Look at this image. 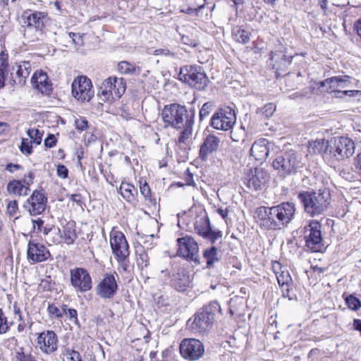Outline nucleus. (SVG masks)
Wrapping results in <instances>:
<instances>
[{"label":"nucleus","mask_w":361,"mask_h":361,"mask_svg":"<svg viewBox=\"0 0 361 361\" xmlns=\"http://www.w3.org/2000/svg\"><path fill=\"white\" fill-rule=\"evenodd\" d=\"M73 96L82 102H89L94 96L92 84L87 76H78L72 82Z\"/></svg>","instance_id":"f8f14e48"},{"label":"nucleus","mask_w":361,"mask_h":361,"mask_svg":"<svg viewBox=\"0 0 361 361\" xmlns=\"http://www.w3.org/2000/svg\"><path fill=\"white\" fill-rule=\"evenodd\" d=\"M276 56L277 54L276 53L271 52L270 54V59L272 61L276 60ZM292 59L293 56L282 55L280 58V61H276L273 64V68L275 69L277 76L281 75L287 71L288 66L292 63Z\"/></svg>","instance_id":"cd10ccee"},{"label":"nucleus","mask_w":361,"mask_h":361,"mask_svg":"<svg viewBox=\"0 0 361 361\" xmlns=\"http://www.w3.org/2000/svg\"><path fill=\"white\" fill-rule=\"evenodd\" d=\"M47 311L52 317L56 318H61L63 317L62 312L54 304H49L47 307Z\"/></svg>","instance_id":"603ef678"},{"label":"nucleus","mask_w":361,"mask_h":361,"mask_svg":"<svg viewBox=\"0 0 361 361\" xmlns=\"http://www.w3.org/2000/svg\"><path fill=\"white\" fill-rule=\"evenodd\" d=\"M118 71L122 74H133L136 73L137 67L130 62L123 61L118 63Z\"/></svg>","instance_id":"4c0bfd02"},{"label":"nucleus","mask_w":361,"mask_h":361,"mask_svg":"<svg viewBox=\"0 0 361 361\" xmlns=\"http://www.w3.org/2000/svg\"><path fill=\"white\" fill-rule=\"evenodd\" d=\"M56 141L54 135L49 134L48 137L44 140V146L48 148H51L56 145Z\"/></svg>","instance_id":"6e6d98bb"},{"label":"nucleus","mask_w":361,"mask_h":361,"mask_svg":"<svg viewBox=\"0 0 361 361\" xmlns=\"http://www.w3.org/2000/svg\"><path fill=\"white\" fill-rule=\"evenodd\" d=\"M31 83L42 93L49 94L51 90V84L49 80L47 75L42 72H36L31 78Z\"/></svg>","instance_id":"a878e982"},{"label":"nucleus","mask_w":361,"mask_h":361,"mask_svg":"<svg viewBox=\"0 0 361 361\" xmlns=\"http://www.w3.org/2000/svg\"><path fill=\"white\" fill-rule=\"evenodd\" d=\"M295 211L294 203L285 202L273 207H258L255 218L261 228L276 231L288 226L295 218Z\"/></svg>","instance_id":"f257e3e1"},{"label":"nucleus","mask_w":361,"mask_h":361,"mask_svg":"<svg viewBox=\"0 0 361 361\" xmlns=\"http://www.w3.org/2000/svg\"><path fill=\"white\" fill-rule=\"evenodd\" d=\"M27 257L34 264L46 261L51 257V254L44 245L35 240H29Z\"/></svg>","instance_id":"6ab92c4d"},{"label":"nucleus","mask_w":361,"mask_h":361,"mask_svg":"<svg viewBox=\"0 0 361 361\" xmlns=\"http://www.w3.org/2000/svg\"><path fill=\"white\" fill-rule=\"evenodd\" d=\"M22 168L20 164L9 163L6 166V170L10 173H13L16 170H19Z\"/></svg>","instance_id":"e2e57ef3"},{"label":"nucleus","mask_w":361,"mask_h":361,"mask_svg":"<svg viewBox=\"0 0 361 361\" xmlns=\"http://www.w3.org/2000/svg\"><path fill=\"white\" fill-rule=\"evenodd\" d=\"M235 111L230 107L219 109L211 118V126L216 130L227 131L235 123Z\"/></svg>","instance_id":"1a4fd4ad"},{"label":"nucleus","mask_w":361,"mask_h":361,"mask_svg":"<svg viewBox=\"0 0 361 361\" xmlns=\"http://www.w3.org/2000/svg\"><path fill=\"white\" fill-rule=\"evenodd\" d=\"M276 111V106L272 103H269L262 109V114L267 118L273 115Z\"/></svg>","instance_id":"3c124183"},{"label":"nucleus","mask_w":361,"mask_h":361,"mask_svg":"<svg viewBox=\"0 0 361 361\" xmlns=\"http://www.w3.org/2000/svg\"><path fill=\"white\" fill-rule=\"evenodd\" d=\"M276 275L278 283L280 286L283 287L284 286H286L287 287H288L292 284V278L288 271H281L280 273H276Z\"/></svg>","instance_id":"58836bf2"},{"label":"nucleus","mask_w":361,"mask_h":361,"mask_svg":"<svg viewBox=\"0 0 361 361\" xmlns=\"http://www.w3.org/2000/svg\"><path fill=\"white\" fill-rule=\"evenodd\" d=\"M220 312L221 307L216 301L209 302L195 314L190 324L191 330L196 333L208 331L212 328L216 314Z\"/></svg>","instance_id":"20e7f679"},{"label":"nucleus","mask_w":361,"mask_h":361,"mask_svg":"<svg viewBox=\"0 0 361 361\" xmlns=\"http://www.w3.org/2000/svg\"><path fill=\"white\" fill-rule=\"evenodd\" d=\"M212 104L211 102L204 103L200 111V120L202 121L207 117L212 111Z\"/></svg>","instance_id":"09e8293b"},{"label":"nucleus","mask_w":361,"mask_h":361,"mask_svg":"<svg viewBox=\"0 0 361 361\" xmlns=\"http://www.w3.org/2000/svg\"><path fill=\"white\" fill-rule=\"evenodd\" d=\"M13 322L8 323L4 311L0 309V334H6L10 329Z\"/></svg>","instance_id":"c03bdc74"},{"label":"nucleus","mask_w":361,"mask_h":361,"mask_svg":"<svg viewBox=\"0 0 361 361\" xmlns=\"http://www.w3.org/2000/svg\"><path fill=\"white\" fill-rule=\"evenodd\" d=\"M8 66V56L3 51L0 54V69L5 71Z\"/></svg>","instance_id":"13d9d810"},{"label":"nucleus","mask_w":361,"mask_h":361,"mask_svg":"<svg viewBox=\"0 0 361 361\" xmlns=\"http://www.w3.org/2000/svg\"><path fill=\"white\" fill-rule=\"evenodd\" d=\"M304 235L306 246L313 252L321 250L322 238L321 234V225L319 221H310L309 224L304 228Z\"/></svg>","instance_id":"4468645a"},{"label":"nucleus","mask_w":361,"mask_h":361,"mask_svg":"<svg viewBox=\"0 0 361 361\" xmlns=\"http://www.w3.org/2000/svg\"><path fill=\"white\" fill-rule=\"evenodd\" d=\"M182 357L190 361H195L204 354V346L198 339L184 338L179 346Z\"/></svg>","instance_id":"9b49d317"},{"label":"nucleus","mask_w":361,"mask_h":361,"mask_svg":"<svg viewBox=\"0 0 361 361\" xmlns=\"http://www.w3.org/2000/svg\"><path fill=\"white\" fill-rule=\"evenodd\" d=\"M68 37L71 39V43L75 45L76 49L83 45V35L80 33L68 32Z\"/></svg>","instance_id":"79ce46f5"},{"label":"nucleus","mask_w":361,"mask_h":361,"mask_svg":"<svg viewBox=\"0 0 361 361\" xmlns=\"http://www.w3.org/2000/svg\"><path fill=\"white\" fill-rule=\"evenodd\" d=\"M140 192L145 197L149 196L150 189L146 183L140 186Z\"/></svg>","instance_id":"69168bd1"},{"label":"nucleus","mask_w":361,"mask_h":361,"mask_svg":"<svg viewBox=\"0 0 361 361\" xmlns=\"http://www.w3.org/2000/svg\"><path fill=\"white\" fill-rule=\"evenodd\" d=\"M70 281L76 293H86L92 288V279L85 268L75 267L70 270Z\"/></svg>","instance_id":"6e6552de"},{"label":"nucleus","mask_w":361,"mask_h":361,"mask_svg":"<svg viewBox=\"0 0 361 361\" xmlns=\"http://www.w3.org/2000/svg\"><path fill=\"white\" fill-rule=\"evenodd\" d=\"M7 209L11 215L16 214L18 209V203L16 200L10 201L7 206Z\"/></svg>","instance_id":"bf43d9fd"},{"label":"nucleus","mask_w":361,"mask_h":361,"mask_svg":"<svg viewBox=\"0 0 361 361\" xmlns=\"http://www.w3.org/2000/svg\"><path fill=\"white\" fill-rule=\"evenodd\" d=\"M353 329L355 331H359L360 333V334H361V319H355L353 320Z\"/></svg>","instance_id":"774afa93"},{"label":"nucleus","mask_w":361,"mask_h":361,"mask_svg":"<svg viewBox=\"0 0 361 361\" xmlns=\"http://www.w3.org/2000/svg\"><path fill=\"white\" fill-rule=\"evenodd\" d=\"M23 17L25 18L24 23L27 27H33L39 31H42L49 21V18L46 13L37 11H25L23 12Z\"/></svg>","instance_id":"aec40b11"},{"label":"nucleus","mask_w":361,"mask_h":361,"mask_svg":"<svg viewBox=\"0 0 361 361\" xmlns=\"http://www.w3.org/2000/svg\"><path fill=\"white\" fill-rule=\"evenodd\" d=\"M177 242L178 245V255L186 259L194 262L196 264H199V247L197 242L192 237L188 235L178 238Z\"/></svg>","instance_id":"ddd939ff"},{"label":"nucleus","mask_w":361,"mask_h":361,"mask_svg":"<svg viewBox=\"0 0 361 361\" xmlns=\"http://www.w3.org/2000/svg\"><path fill=\"white\" fill-rule=\"evenodd\" d=\"M37 343L43 353L51 355L57 350L58 336L53 331H44L39 334L37 338Z\"/></svg>","instance_id":"a211bd4d"},{"label":"nucleus","mask_w":361,"mask_h":361,"mask_svg":"<svg viewBox=\"0 0 361 361\" xmlns=\"http://www.w3.org/2000/svg\"><path fill=\"white\" fill-rule=\"evenodd\" d=\"M15 357L17 361H36L31 355L25 354L22 348L16 353Z\"/></svg>","instance_id":"8fccbe9b"},{"label":"nucleus","mask_w":361,"mask_h":361,"mask_svg":"<svg viewBox=\"0 0 361 361\" xmlns=\"http://www.w3.org/2000/svg\"><path fill=\"white\" fill-rule=\"evenodd\" d=\"M64 313L68 317V318L73 320L75 323H78V313L75 309H65L63 308Z\"/></svg>","instance_id":"5fc2aeb1"},{"label":"nucleus","mask_w":361,"mask_h":361,"mask_svg":"<svg viewBox=\"0 0 361 361\" xmlns=\"http://www.w3.org/2000/svg\"><path fill=\"white\" fill-rule=\"evenodd\" d=\"M119 192L124 199L130 202L137 194V190L132 184L123 182L119 188Z\"/></svg>","instance_id":"72a5a7b5"},{"label":"nucleus","mask_w":361,"mask_h":361,"mask_svg":"<svg viewBox=\"0 0 361 361\" xmlns=\"http://www.w3.org/2000/svg\"><path fill=\"white\" fill-rule=\"evenodd\" d=\"M220 139L214 135H207L200 146L199 157L202 161H206L209 154L218 150Z\"/></svg>","instance_id":"4be33fe9"},{"label":"nucleus","mask_w":361,"mask_h":361,"mask_svg":"<svg viewBox=\"0 0 361 361\" xmlns=\"http://www.w3.org/2000/svg\"><path fill=\"white\" fill-rule=\"evenodd\" d=\"M32 143L28 139L23 138L20 146V152L25 155L30 154L32 152Z\"/></svg>","instance_id":"49530a36"},{"label":"nucleus","mask_w":361,"mask_h":361,"mask_svg":"<svg viewBox=\"0 0 361 361\" xmlns=\"http://www.w3.org/2000/svg\"><path fill=\"white\" fill-rule=\"evenodd\" d=\"M35 175L32 171H30L25 177L20 180L23 184L26 185L29 188L30 186L33 183Z\"/></svg>","instance_id":"4d7b16f0"},{"label":"nucleus","mask_w":361,"mask_h":361,"mask_svg":"<svg viewBox=\"0 0 361 361\" xmlns=\"http://www.w3.org/2000/svg\"><path fill=\"white\" fill-rule=\"evenodd\" d=\"M56 228H55L53 225H47L43 227L41 232H42L43 235L47 238L53 233V231L56 230Z\"/></svg>","instance_id":"052dcab7"},{"label":"nucleus","mask_w":361,"mask_h":361,"mask_svg":"<svg viewBox=\"0 0 361 361\" xmlns=\"http://www.w3.org/2000/svg\"><path fill=\"white\" fill-rule=\"evenodd\" d=\"M355 143L348 137H334L329 142L326 151L337 160H343L350 157L355 152Z\"/></svg>","instance_id":"0eeeda50"},{"label":"nucleus","mask_w":361,"mask_h":361,"mask_svg":"<svg viewBox=\"0 0 361 361\" xmlns=\"http://www.w3.org/2000/svg\"><path fill=\"white\" fill-rule=\"evenodd\" d=\"M118 289V286L114 275L105 274L96 287V293L101 298L111 299L116 294Z\"/></svg>","instance_id":"dca6fc26"},{"label":"nucleus","mask_w":361,"mask_h":361,"mask_svg":"<svg viewBox=\"0 0 361 361\" xmlns=\"http://www.w3.org/2000/svg\"><path fill=\"white\" fill-rule=\"evenodd\" d=\"M354 30L356 31L357 35L361 37V17L355 22Z\"/></svg>","instance_id":"338daca9"},{"label":"nucleus","mask_w":361,"mask_h":361,"mask_svg":"<svg viewBox=\"0 0 361 361\" xmlns=\"http://www.w3.org/2000/svg\"><path fill=\"white\" fill-rule=\"evenodd\" d=\"M161 116L166 126L181 130L178 141L186 143L192 134L194 114L190 116L185 106L174 103L164 106Z\"/></svg>","instance_id":"f03ea898"},{"label":"nucleus","mask_w":361,"mask_h":361,"mask_svg":"<svg viewBox=\"0 0 361 361\" xmlns=\"http://www.w3.org/2000/svg\"><path fill=\"white\" fill-rule=\"evenodd\" d=\"M156 55H164L173 57L175 54L167 49H158L154 51Z\"/></svg>","instance_id":"680f3d73"},{"label":"nucleus","mask_w":361,"mask_h":361,"mask_svg":"<svg viewBox=\"0 0 361 361\" xmlns=\"http://www.w3.org/2000/svg\"><path fill=\"white\" fill-rule=\"evenodd\" d=\"M63 239L67 245H71L78 238L74 221H69L63 228Z\"/></svg>","instance_id":"c85d7f7f"},{"label":"nucleus","mask_w":361,"mask_h":361,"mask_svg":"<svg viewBox=\"0 0 361 361\" xmlns=\"http://www.w3.org/2000/svg\"><path fill=\"white\" fill-rule=\"evenodd\" d=\"M47 197L43 190H35L23 204V207L31 215L36 216L42 214L46 208Z\"/></svg>","instance_id":"f3484780"},{"label":"nucleus","mask_w":361,"mask_h":361,"mask_svg":"<svg viewBox=\"0 0 361 361\" xmlns=\"http://www.w3.org/2000/svg\"><path fill=\"white\" fill-rule=\"evenodd\" d=\"M345 302L348 307L354 310H357L361 307V300L353 295H349L345 298Z\"/></svg>","instance_id":"37998d69"},{"label":"nucleus","mask_w":361,"mask_h":361,"mask_svg":"<svg viewBox=\"0 0 361 361\" xmlns=\"http://www.w3.org/2000/svg\"><path fill=\"white\" fill-rule=\"evenodd\" d=\"M329 142L324 140H316L310 146V151H312L314 154L324 153L329 154V152L326 151V147L329 146Z\"/></svg>","instance_id":"c9c22d12"},{"label":"nucleus","mask_w":361,"mask_h":361,"mask_svg":"<svg viewBox=\"0 0 361 361\" xmlns=\"http://www.w3.org/2000/svg\"><path fill=\"white\" fill-rule=\"evenodd\" d=\"M57 176L61 178H66L68 176V170L67 167L63 164H59L56 169Z\"/></svg>","instance_id":"864d4df0"},{"label":"nucleus","mask_w":361,"mask_h":361,"mask_svg":"<svg viewBox=\"0 0 361 361\" xmlns=\"http://www.w3.org/2000/svg\"><path fill=\"white\" fill-rule=\"evenodd\" d=\"M189 284V278L184 272L174 275L173 286L179 291L185 290Z\"/></svg>","instance_id":"473e14b6"},{"label":"nucleus","mask_w":361,"mask_h":361,"mask_svg":"<svg viewBox=\"0 0 361 361\" xmlns=\"http://www.w3.org/2000/svg\"><path fill=\"white\" fill-rule=\"evenodd\" d=\"M178 78L182 82L198 90L207 86L209 80L203 68L197 65H186L180 68Z\"/></svg>","instance_id":"423d86ee"},{"label":"nucleus","mask_w":361,"mask_h":361,"mask_svg":"<svg viewBox=\"0 0 361 361\" xmlns=\"http://www.w3.org/2000/svg\"><path fill=\"white\" fill-rule=\"evenodd\" d=\"M268 145L269 142L266 139L256 140L250 149L251 156L259 161L265 160L269 153Z\"/></svg>","instance_id":"393cba45"},{"label":"nucleus","mask_w":361,"mask_h":361,"mask_svg":"<svg viewBox=\"0 0 361 361\" xmlns=\"http://www.w3.org/2000/svg\"><path fill=\"white\" fill-rule=\"evenodd\" d=\"M216 212L225 221L226 220L229 213V209L228 207H226L225 209L221 207L218 208Z\"/></svg>","instance_id":"0e129e2a"},{"label":"nucleus","mask_w":361,"mask_h":361,"mask_svg":"<svg viewBox=\"0 0 361 361\" xmlns=\"http://www.w3.org/2000/svg\"><path fill=\"white\" fill-rule=\"evenodd\" d=\"M267 180V173L261 169H255L245 178L244 183L251 190H261L262 185Z\"/></svg>","instance_id":"412c9836"},{"label":"nucleus","mask_w":361,"mask_h":361,"mask_svg":"<svg viewBox=\"0 0 361 361\" xmlns=\"http://www.w3.org/2000/svg\"><path fill=\"white\" fill-rule=\"evenodd\" d=\"M305 212L311 216L323 214L331 202V195L327 190L317 192H302L298 195Z\"/></svg>","instance_id":"7ed1b4c3"},{"label":"nucleus","mask_w":361,"mask_h":361,"mask_svg":"<svg viewBox=\"0 0 361 361\" xmlns=\"http://www.w3.org/2000/svg\"><path fill=\"white\" fill-rule=\"evenodd\" d=\"M63 361H82V357L78 351L64 347L60 355Z\"/></svg>","instance_id":"f704fd0d"},{"label":"nucleus","mask_w":361,"mask_h":361,"mask_svg":"<svg viewBox=\"0 0 361 361\" xmlns=\"http://www.w3.org/2000/svg\"><path fill=\"white\" fill-rule=\"evenodd\" d=\"M136 252L137 255V266L141 267L142 269L147 267L149 264V257L145 250L142 247L137 250Z\"/></svg>","instance_id":"a19ab883"},{"label":"nucleus","mask_w":361,"mask_h":361,"mask_svg":"<svg viewBox=\"0 0 361 361\" xmlns=\"http://www.w3.org/2000/svg\"><path fill=\"white\" fill-rule=\"evenodd\" d=\"M13 70H16L15 75L13 73H11L13 82L23 85L32 71L31 63L28 61H20L19 63H16V67H13Z\"/></svg>","instance_id":"b1692460"},{"label":"nucleus","mask_w":361,"mask_h":361,"mask_svg":"<svg viewBox=\"0 0 361 361\" xmlns=\"http://www.w3.org/2000/svg\"><path fill=\"white\" fill-rule=\"evenodd\" d=\"M111 82V79H105L102 83V85L100 87V91L102 96L103 97V101L109 100L111 98L114 99V96L111 94V90H110L112 85Z\"/></svg>","instance_id":"e433bc0d"},{"label":"nucleus","mask_w":361,"mask_h":361,"mask_svg":"<svg viewBox=\"0 0 361 361\" xmlns=\"http://www.w3.org/2000/svg\"><path fill=\"white\" fill-rule=\"evenodd\" d=\"M203 257L206 259L207 267L209 268L212 267L221 259L219 250L215 246L206 249L204 251Z\"/></svg>","instance_id":"7c9ffc66"},{"label":"nucleus","mask_w":361,"mask_h":361,"mask_svg":"<svg viewBox=\"0 0 361 361\" xmlns=\"http://www.w3.org/2000/svg\"><path fill=\"white\" fill-rule=\"evenodd\" d=\"M75 126L77 130L84 131L88 128V121L84 117H79L75 120Z\"/></svg>","instance_id":"de8ad7c7"},{"label":"nucleus","mask_w":361,"mask_h":361,"mask_svg":"<svg viewBox=\"0 0 361 361\" xmlns=\"http://www.w3.org/2000/svg\"><path fill=\"white\" fill-rule=\"evenodd\" d=\"M6 190L10 195L27 196L30 189L20 180H10L6 186Z\"/></svg>","instance_id":"bb28decb"},{"label":"nucleus","mask_w":361,"mask_h":361,"mask_svg":"<svg viewBox=\"0 0 361 361\" xmlns=\"http://www.w3.org/2000/svg\"><path fill=\"white\" fill-rule=\"evenodd\" d=\"M110 245L117 260L123 261L129 256V246L124 234L118 231L110 233Z\"/></svg>","instance_id":"2eb2a0df"},{"label":"nucleus","mask_w":361,"mask_h":361,"mask_svg":"<svg viewBox=\"0 0 361 361\" xmlns=\"http://www.w3.org/2000/svg\"><path fill=\"white\" fill-rule=\"evenodd\" d=\"M107 79H111V83L112 84L111 88V94L113 96L120 98L125 92L126 89V85L124 79L123 78H116L109 77Z\"/></svg>","instance_id":"c756f323"},{"label":"nucleus","mask_w":361,"mask_h":361,"mask_svg":"<svg viewBox=\"0 0 361 361\" xmlns=\"http://www.w3.org/2000/svg\"><path fill=\"white\" fill-rule=\"evenodd\" d=\"M31 142L38 145H40L42 140L43 133L37 128H30L27 131Z\"/></svg>","instance_id":"ea45409f"},{"label":"nucleus","mask_w":361,"mask_h":361,"mask_svg":"<svg viewBox=\"0 0 361 361\" xmlns=\"http://www.w3.org/2000/svg\"><path fill=\"white\" fill-rule=\"evenodd\" d=\"M195 230L200 236L212 244L223 235L222 231L212 228L209 219L205 212L197 216L195 222Z\"/></svg>","instance_id":"9d476101"},{"label":"nucleus","mask_w":361,"mask_h":361,"mask_svg":"<svg viewBox=\"0 0 361 361\" xmlns=\"http://www.w3.org/2000/svg\"><path fill=\"white\" fill-rule=\"evenodd\" d=\"M250 32L242 29L240 26H235L232 29V37L238 43L246 44L250 39Z\"/></svg>","instance_id":"2f4dec72"},{"label":"nucleus","mask_w":361,"mask_h":361,"mask_svg":"<svg viewBox=\"0 0 361 361\" xmlns=\"http://www.w3.org/2000/svg\"><path fill=\"white\" fill-rule=\"evenodd\" d=\"M47 241L53 244H59L61 243L63 240L62 234L61 233V230L59 228H56V230L53 231V233L51 235L47 237Z\"/></svg>","instance_id":"a18cd8bd"},{"label":"nucleus","mask_w":361,"mask_h":361,"mask_svg":"<svg viewBox=\"0 0 361 361\" xmlns=\"http://www.w3.org/2000/svg\"><path fill=\"white\" fill-rule=\"evenodd\" d=\"M302 155L295 150L285 152L279 155L273 161V167L283 176L298 172L302 168Z\"/></svg>","instance_id":"39448f33"},{"label":"nucleus","mask_w":361,"mask_h":361,"mask_svg":"<svg viewBox=\"0 0 361 361\" xmlns=\"http://www.w3.org/2000/svg\"><path fill=\"white\" fill-rule=\"evenodd\" d=\"M351 77L339 75L331 77L320 82V87H327L328 91L336 92L337 88H346L351 84Z\"/></svg>","instance_id":"5701e85b"}]
</instances>
